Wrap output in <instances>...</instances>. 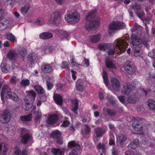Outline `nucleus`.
Listing matches in <instances>:
<instances>
[{
  "mask_svg": "<svg viewBox=\"0 0 155 155\" xmlns=\"http://www.w3.org/2000/svg\"><path fill=\"white\" fill-rule=\"evenodd\" d=\"M123 87L122 93L126 95H129L132 91V85L130 83H124Z\"/></svg>",
  "mask_w": 155,
  "mask_h": 155,
  "instance_id": "nucleus-11",
  "label": "nucleus"
},
{
  "mask_svg": "<svg viewBox=\"0 0 155 155\" xmlns=\"http://www.w3.org/2000/svg\"><path fill=\"white\" fill-rule=\"evenodd\" d=\"M41 69L44 73L51 72L52 70L51 66L48 64H44L42 66Z\"/></svg>",
  "mask_w": 155,
  "mask_h": 155,
  "instance_id": "nucleus-29",
  "label": "nucleus"
},
{
  "mask_svg": "<svg viewBox=\"0 0 155 155\" xmlns=\"http://www.w3.org/2000/svg\"><path fill=\"white\" fill-rule=\"evenodd\" d=\"M32 118V115L31 114L27 115L21 116L20 117V120L23 122H28L30 121Z\"/></svg>",
  "mask_w": 155,
  "mask_h": 155,
  "instance_id": "nucleus-32",
  "label": "nucleus"
},
{
  "mask_svg": "<svg viewBox=\"0 0 155 155\" xmlns=\"http://www.w3.org/2000/svg\"><path fill=\"white\" fill-rule=\"evenodd\" d=\"M70 124L68 120H64V121L63 124H61V126L64 127L68 126Z\"/></svg>",
  "mask_w": 155,
  "mask_h": 155,
  "instance_id": "nucleus-59",
  "label": "nucleus"
},
{
  "mask_svg": "<svg viewBox=\"0 0 155 155\" xmlns=\"http://www.w3.org/2000/svg\"><path fill=\"white\" fill-rule=\"evenodd\" d=\"M155 52V51L154 50H153L152 51L148 53L149 56L152 58H154Z\"/></svg>",
  "mask_w": 155,
  "mask_h": 155,
  "instance_id": "nucleus-60",
  "label": "nucleus"
},
{
  "mask_svg": "<svg viewBox=\"0 0 155 155\" xmlns=\"http://www.w3.org/2000/svg\"><path fill=\"white\" fill-rule=\"evenodd\" d=\"M5 97L12 99L15 102L19 101V99L17 95L12 91H10L8 94L5 96Z\"/></svg>",
  "mask_w": 155,
  "mask_h": 155,
  "instance_id": "nucleus-21",
  "label": "nucleus"
},
{
  "mask_svg": "<svg viewBox=\"0 0 155 155\" xmlns=\"http://www.w3.org/2000/svg\"><path fill=\"white\" fill-rule=\"evenodd\" d=\"M138 144V140L137 139H136L130 142L127 146V147L129 150L135 149L137 147Z\"/></svg>",
  "mask_w": 155,
  "mask_h": 155,
  "instance_id": "nucleus-27",
  "label": "nucleus"
},
{
  "mask_svg": "<svg viewBox=\"0 0 155 155\" xmlns=\"http://www.w3.org/2000/svg\"><path fill=\"white\" fill-rule=\"evenodd\" d=\"M134 50V56L136 57L138 56L140 54L141 48L139 46H136Z\"/></svg>",
  "mask_w": 155,
  "mask_h": 155,
  "instance_id": "nucleus-42",
  "label": "nucleus"
},
{
  "mask_svg": "<svg viewBox=\"0 0 155 155\" xmlns=\"http://www.w3.org/2000/svg\"><path fill=\"white\" fill-rule=\"evenodd\" d=\"M3 146H4V149L3 150V152H5L7 151V147H5V145L4 144L2 143H0V151H2V148Z\"/></svg>",
  "mask_w": 155,
  "mask_h": 155,
  "instance_id": "nucleus-58",
  "label": "nucleus"
},
{
  "mask_svg": "<svg viewBox=\"0 0 155 155\" xmlns=\"http://www.w3.org/2000/svg\"><path fill=\"white\" fill-rule=\"evenodd\" d=\"M136 14L137 16L141 19H142L145 15L144 11L142 9L140 11L136 12Z\"/></svg>",
  "mask_w": 155,
  "mask_h": 155,
  "instance_id": "nucleus-47",
  "label": "nucleus"
},
{
  "mask_svg": "<svg viewBox=\"0 0 155 155\" xmlns=\"http://www.w3.org/2000/svg\"><path fill=\"white\" fill-rule=\"evenodd\" d=\"M30 7V6L29 4L28 3H26L23 7L21 8V13L23 15H25L27 13Z\"/></svg>",
  "mask_w": 155,
  "mask_h": 155,
  "instance_id": "nucleus-34",
  "label": "nucleus"
},
{
  "mask_svg": "<svg viewBox=\"0 0 155 155\" xmlns=\"http://www.w3.org/2000/svg\"><path fill=\"white\" fill-rule=\"evenodd\" d=\"M16 0H4L5 4L7 5H11L13 4Z\"/></svg>",
  "mask_w": 155,
  "mask_h": 155,
  "instance_id": "nucleus-51",
  "label": "nucleus"
},
{
  "mask_svg": "<svg viewBox=\"0 0 155 155\" xmlns=\"http://www.w3.org/2000/svg\"><path fill=\"white\" fill-rule=\"evenodd\" d=\"M51 151L55 155H64V149L63 148H52Z\"/></svg>",
  "mask_w": 155,
  "mask_h": 155,
  "instance_id": "nucleus-19",
  "label": "nucleus"
},
{
  "mask_svg": "<svg viewBox=\"0 0 155 155\" xmlns=\"http://www.w3.org/2000/svg\"><path fill=\"white\" fill-rule=\"evenodd\" d=\"M7 38L8 39L11 41H16L15 37L12 33H9L7 35Z\"/></svg>",
  "mask_w": 155,
  "mask_h": 155,
  "instance_id": "nucleus-46",
  "label": "nucleus"
},
{
  "mask_svg": "<svg viewBox=\"0 0 155 155\" xmlns=\"http://www.w3.org/2000/svg\"><path fill=\"white\" fill-rule=\"evenodd\" d=\"M14 153L17 155H21V151L19 149H16L14 151Z\"/></svg>",
  "mask_w": 155,
  "mask_h": 155,
  "instance_id": "nucleus-62",
  "label": "nucleus"
},
{
  "mask_svg": "<svg viewBox=\"0 0 155 155\" xmlns=\"http://www.w3.org/2000/svg\"><path fill=\"white\" fill-rule=\"evenodd\" d=\"M0 16V29L2 30L10 27L11 26V21L7 20H1Z\"/></svg>",
  "mask_w": 155,
  "mask_h": 155,
  "instance_id": "nucleus-15",
  "label": "nucleus"
},
{
  "mask_svg": "<svg viewBox=\"0 0 155 155\" xmlns=\"http://www.w3.org/2000/svg\"><path fill=\"white\" fill-rule=\"evenodd\" d=\"M106 65L107 67L110 69L115 68L116 66L112 63L111 60L109 59H107L106 61Z\"/></svg>",
  "mask_w": 155,
  "mask_h": 155,
  "instance_id": "nucleus-36",
  "label": "nucleus"
},
{
  "mask_svg": "<svg viewBox=\"0 0 155 155\" xmlns=\"http://www.w3.org/2000/svg\"><path fill=\"white\" fill-rule=\"evenodd\" d=\"M76 87L77 91H81L83 90V86L82 84L79 82V81L77 82L76 84Z\"/></svg>",
  "mask_w": 155,
  "mask_h": 155,
  "instance_id": "nucleus-49",
  "label": "nucleus"
},
{
  "mask_svg": "<svg viewBox=\"0 0 155 155\" xmlns=\"http://www.w3.org/2000/svg\"><path fill=\"white\" fill-rule=\"evenodd\" d=\"M103 110L104 111H106L107 114L110 117L115 116L117 114L116 111L113 109L104 108L103 109Z\"/></svg>",
  "mask_w": 155,
  "mask_h": 155,
  "instance_id": "nucleus-33",
  "label": "nucleus"
},
{
  "mask_svg": "<svg viewBox=\"0 0 155 155\" xmlns=\"http://www.w3.org/2000/svg\"><path fill=\"white\" fill-rule=\"evenodd\" d=\"M125 69L129 74H132L135 71V68L133 63L129 61H126L125 63Z\"/></svg>",
  "mask_w": 155,
  "mask_h": 155,
  "instance_id": "nucleus-7",
  "label": "nucleus"
},
{
  "mask_svg": "<svg viewBox=\"0 0 155 155\" xmlns=\"http://www.w3.org/2000/svg\"><path fill=\"white\" fill-rule=\"evenodd\" d=\"M54 32L62 39L67 38L68 35V33L66 31L62 30L57 29L54 30Z\"/></svg>",
  "mask_w": 155,
  "mask_h": 155,
  "instance_id": "nucleus-17",
  "label": "nucleus"
},
{
  "mask_svg": "<svg viewBox=\"0 0 155 155\" xmlns=\"http://www.w3.org/2000/svg\"><path fill=\"white\" fill-rule=\"evenodd\" d=\"M150 42L149 41H144L143 42V44L145 46H146L147 48H148V47L150 46L149 44Z\"/></svg>",
  "mask_w": 155,
  "mask_h": 155,
  "instance_id": "nucleus-64",
  "label": "nucleus"
},
{
  "mask_svg": "<svg viewBox=\"0 0 155 155\" xmlns=\"http://www.w3.org/2000/svg\"><path fill=\"white\" fill-rule=\"evenodd\" d=\"M15 128L14 126H10L8 127V129L7 130V133L10 135H13L15 134Z\"/></svg>",
  "mask_w": 155,
  "mask_h": 155,
  "instance_id": "nucleus-40",
  "label": "nucleus"
},
{
  "mask_svg": "<svg viewBox=\"0 0 155 155\" xmlns=\"http://www.w3.org/2000/svg\"><path fill=\"white\" fill-rule=\"evenodd\" d=\"M17 51L20 55L24 57L27 54L26 49L22 47L19 46L17 47Z\"/></svg>",
  "mask_w": 155,
  "mask_h": 155,
  "instance_id": "nucleus-25",
  "label": "nucleus"
},
{
  "mask_svg": "<svg viewBox=\"0 0 155 155\" xmlns=\"http://www.w3.org/2000/svg\"><path fill=\"white\" fill-rule=\"evenodd\" d=\"M132 119H134V122L132 124V126L134 130L137 131H141L142 129V127L141 124H140L141 122L139 120V119L138 118H137V119L135 120L133 117H132Z\"/></svg>",
  "mask_w": 155,
  "mask_h": 155,
  "instance_id": "nucleus-13",
  "label": "nucleus"
},
{
  "mask_svg": "<svg viewBox=\"0 0 155 155\" xmlns=\"http://www.w3.org/2000/svg\"><path fill=\"white\" fill-rule=\"evenodd\" d=\"M61 134L58 130H56L52 132L51 136V138L55 139H58L61 137Z\"/></svg>",
  "mask_w": 155,
  "mask_h": 155,
  "instance_id": "nucleus-35",
  "label": "nucleus"
},
{
  "mask_svg": "<svg viewBox=\"0 0 155 155\" xmlns=\"http://www.w3.org/2000/svg\"><path fill=\"white\" fill-rule=\"evenodd\" d=\"M124 97L123 96H120L118 97V98L120 101L123 104H126V102L124 100Z\"/></svg>",
  "mask_w": 155,
  "mask_h": 155,
  "instance_id": "nucleus-57",
  "label": "nucleus"
},
{
  "mask_svg": "<svg viewBox=\"0 0 155 155\" xmlns=\"http://www.w3.org/2000/svg\"><path fill=\"white\" fill-rule=\"evenodd\" d=\"M127 139V136L124 134H120L118 136L117 140L120 146H123L125 143Z\"/></svg>",
  "mask_w": 155,
  "mask_h": 155,
  "instance_id": "nucleus-18",
  "label": "nucleus"
},
{
  "mask_svg": "<svg viewBox=\"0 0 155 155\" xmlns=\"http://www.w3.org/2000/svg\"><path fill=\"white\" fill-rule=\"evenodd\" d=\"M61 14L59 12H54L51 15L50 21L52 24L58 25L61 20Z\"/></svg>",
  "mask_w": 155,
  "mask_h": 155,
  "instance_id": "nucleus-6",
  "label": "nucleus"
},
{
  "mask_svg": "<svg viewBox=\"0 0 155 155\" xmlns=\"http://www.w3.org/2000/svg\"><path fill=\"white\" fill-rule=\"evenodd\" d=\"M29 81L28 80H22L21 82V86L23 87H25L27 85H29Z\"/></svg>",
  "mask_w": 155,
  "mask_h": 155,
  "instance_id": "nucleus-50",
  "label": "nucleus"
},
{
  "mask_svg": "<svg viewBox=\"0 0 155 155\" xmlns=\"http://www.w3.org/2000/svg\"><path fill=\"white\" fill-rule=\"evenodd\" d=\"M132 8L134 10L135 12L142 10V7L139 4L137 3H134L132 5Z\"/></svg>",
  "mask_w": 155,
  "mask_h": 155,
  "instance_id": "nucleus-39",
  "label": "nucleus"
},
{
  "mask_svg": "<svg viewBox=\"0 0 155 155\" xmlns=\"http://www.w3.org/2000/svg\"><path fill=\"white\" fill-rule=\"evenodd\" d=\"M16 76H13L11 77L10 80L12 83L13 84H16Z\"/></svg>",
  "mask_w": 155,
  "mask_h": 155,
  "instance_id": "nucleus-56",
  "label": "nucleus"
},
{
  "mask_svg": "<svg viewBox=\"0 0 155 155\" xmlns=\"http://www.w3.org/2000/svg\"><path fill=\"white\" fill-rule=\"evenodd\" d=\"M61 67L62 68L65 69L66 70L69 71V65L67 62H63Z\"/></svg>",
  "mask_w": 155,
  "mask_h": 155,
  "instance_id": "nucleus-52",
  "label": "nucleus"
},
{
  "mask_svg": "<svg viewBox=\"0 0 155 155\" xmlns=\"http://www.w3.org/2000/svg\"><path fill=\"white\" fill-rule=\"evenodd\" d=\"M7 65V64L5 63H2L1 64V67L2 70L4 72L7 73L8 71Z\"/></svg>",
  "mask_w": 155,
  "mask_h": 155,
  "instance_id": "nucleus-44",
  "label": "nucleus"
},
{
  "mask_svg": "<svg viewBox=\"0 0 155 155\" xmlns=\"http://www.w3.org/2000/svg\"><path fill=\"white\" fill-rule=\"evenodd\" d=\"M35 88L38 94H42L44 93L43 89L40 86L36 85L35 86Z\"/></svg>",
  "mask_w": 155,
  "mask_h": 155,
  "instance_id": "nucleus-43",
  "label": "nucleus"
},
{
  "mask_svg": "<svg viewBox=\"0 0 155 155\" xmlns=\"http://www.w3.org/2000/svg\"><path fill=\"white\" fill-rule=\"evenodd\" d=\"M58 116L57 114H51L48 117L47 123L49 125H52L58 121Z\"/></svg>",
  "mask_w": 155,
  "mask_h": 155,
  "instance_id": "nucleus-14",
  "label": "nucleus"
},
{
  "mask_svg": "<svg viewBox=\"0 0 155 155\" xmlns=\"http://www.w3.org/2000/svg\"><path fill=\"white\" fill-rule=\"evenodd\" d=\"M11 118V115L9 110H6L2 115H0V121L2 123H6L10 120Z\"/></svg>",
  "mask_w": 155,
  "mask_h": 155,
  "instance_id": "nucleus-8",
  "label": "nucleus"
},
{
  "mask_svg": "<svg viewBox=\"0 0 155 155\" xmlns=\"http://www.w3.org/2000/svg\"><path fill=\"white\" fill-rule=\"evenodd\" d=\"M33 113L36 115L35 118L37 120L39 119L41 117L42 114L40 110H38L37 111H34Z\"/></svg>",
  "mask_w": 155,
  "mask_h": 155,
  "instance_id": "nucleus-48",
  "label": "nucleus"
},
{
  "mask_svg": "<svg viewBox=\"0 0 155 155\" xmlns=\"http://www.w3.org/2000/svg\"><path fill=\"white\" fill-rule=\"evenodd\" d=\"M111 83L113 89L116 91H119L120 85L119 80L115 77H113L111 78Z\"/></svg>",
  "mask_w": 155,
  "mask_h": 155,
  "instance_id": "nucleus-10",
  "label": "nucleus"
},
{
  "mask_svg": "<svg viewBox=\"0 0 155 155\" xmlns=\"http://www.w3.org/2000/svg\"><path fill=\"white\" fill-rule=\"evenodd\" d=\"M137 99V95L134 94H131L128 97L127 101L129 103H136Z\"/></svg>",
  "mask_w": 155,
  "mask_h": 155,
  "instance_id": "nucleus-26",
  "label": "nucleus"
},
{
  "mask_svg": "<svg viewBox=\"0 0 155 155\" xmlns=\"http://www.w3.org/2000/svg\"><path fill=\"white\" fill-rule=\"evenodd\" d=\"M103 78L104 80V83L106 86L107 87L108 85V82L107 79V74L106 72L103 71Z\"/></svg>",
  "mask_w": 155,
  "mask_h": 155,
  "instance_id": "nucleus-45",
  "label": "nucleus"
},
{
  "mask_svg": "<svg viewBox=\"0 0 155 155\" xmlns=\"http://www.w3.org/2000/svg\"><path fill=\"white\" fill-rule=\"evenodd\" d=\"M101 35L100 34L91 35L90 37L91 41L93 43H97L100 40Z\"/></svg>",
  "mask_w": 155,
  "mask_h": 155,
  "instance_id": "nucleus-31",
  "label": "nucleus"
},
{
  "mask_svg": "<svg viewBox=\"0 0 155 155\" xmlns=\"http://www.w3.org/2000/svg\"><path fill=\"white\" fill-rule=\"evenodd\" d=\"M132 43L133 46H139L143 42L142 40L135 34H133L131 36Z\"/></svg>",
  "mask_w": 155,
  "mask_h": 155,
  "instance_id": "nucleus-12",
  "label": "nucleus"
},
{
  "mask_svg": "<svg viewBox=\"0 0 155 155\" xmlns=\"http://www.w3.org/2000/svg\"><path fill=\"white\" fill-rule=\"evenodd\" d=\"M125 155H135L132 151L127 150L125 152Z\"/></svg>",
  "mask_w": 155,
  "mask_h": 155,
  "instance_id": "nucleus-61",
  "label": "nucleus"
},
{
  "mask_svg": "<svg viewBox=\"0 0 155 155\" xmlns=\"http://www.w3.org/2000/svg\"><path fill=\"white\" fill-rule=\"evenodd\" d=\"M112 45L110 43H103L102 45H99L98 46V48L101 50L104 51L110 49Z\"/></svg>",
  "mask_w": 155,
  "mask_h": 155,
  "instance_id": "nucleus-28",
  "label": "nucleus"
},
{
  "mask_svg": "<svg viewBox=\"0 0 155 155\" xmlns=\"http://www.w3.org/2000/svg\"><path fill=\"white\" fill-rule=\"evenodd\" d=\"M7 56L9 59L11 60H14L18 57V55L15 50H12L9 51Z\"/></svg>",
  "mask_w": 155,
  "mask_h": 155,
  "instance_id": "nucleus-22",
  "label": "nucleus"
},
{
  "mask_svg": "<svg viewBox=\"0 0 155 155\" xmlns=\"http://www.w3.org/2000/svg\"><path fill=\"white\" fill-rule=\"evenodd\" d=\"M127 43L122 39H118L116 40L113 45L114 49H109L108 54L110 55L114 54L115 52L117 53H123L127 48Z\"/></svg>",
  "mask_w": 155,
  "mask_h": 155,
  "instance_id": "nucleus-2",
  "label": "nucleus"
},
{
  "mask_svg": "<svg viewBox=\"0 0 155 155\" xmlns=\"http://www.w3.org/2000/svg\"><path fill=\"white\" fill-rule=\"evenodd\" d=\"M68 147L69 149H72L69 155H78L77 151L80 149V145L78 143L71 141L68 143Z\"/></svg>",
  "mask_w": 155,
  "mask_h": 155,
  "instance_id": "nucleus-5",
  "label": "nucleus"
},
{
  "mask_svg": "<svg viewBox=\"0 0 155 155\" xmlns=\"http://www.w3.org/2000/svg\"><path fill=\"white\" fill-rule=\"evenodd\" d=\"M105 130L101 128L97 127L95 128L94 133L96 134V138H97L101 137L105 133Z\"/></svg>",
  "mask_w": 155,
  "mask_h": 155,
  "instance_id": "nucleus-20",
  "label": "nucleus"
},
{
  "mask_svg": "<svg viewBox=\"0 0 155 155\" xmlns=\"http://www.w3.org/2000/svg\"><path fill=\"white\" fill-rule=\"evenodd\" d=\"M45 22L43 18H39L36 20V21L33 23L38 25H43Z\"/></svg>",
  "mask_w": 155,
  "mask_h": 155,
  "instance_id": "nucleus-41",
  "label": "nucleus"
},
{
  "mask_svg": "<svg viewBox=\"0 0 155 155\" xmlns=\"http://www.w3.org/2000/svg\"><path fill=\"white\" fill-rule=\"evenodd\" d=\"M97 11H91L86 15L85 19L87 21L85 27V28L88 31H91L99 26L100 18L98 16H96Z\"/></svg>",
  "mask_w": 155,
  "mask_h": 155,
  "instance_id": "nucleus-1",
  "label": "nucleus"
},
{
  "mask_svg": "<svg viewBox=\"0 0 155 155\" xmlns=\"http://www.w3.org/2000/svg\"><path fill=\"white\" fill-rule=\"evenodd\" d=\"M36 96L35 93L33 91H31L28 93L25 100L26 110H28L32 106L33 102Z\"/></svg>",
  "mask_w": 155,
  "mask_h": 155,
  "instance_id": "nucleus-4",
  "label": "nucleus"
},
{
  "mask_svg": "<svg viewBox=\"0 0 155 155\" xmlns=\"http://www.w3.org/2000/svg\"><path fill=\"white\" fill-rule=\"evenodd\" d=\"M80 15L75 9H72L68 11L65 16L66 21L69 23L75 24L79 22Z\"/></svg>",
  "mask_w": 155,
  "mask_h": 155,
  "instance_id": "nucleus-3",
  "label": "nucleus"
},
{
  "mask_svg": "<svg viewBox=\"0 0 155 155\" xmlns=\"http://www.w3.org/2000/svg\"><path fill=\"white\" fill-rule=\"evenodd\" d=\"M54 99L56 103L60 105H61L62 104V98L61 96L59 95L56 94L54 96Z\"/></svg>",
  "mask_w": 155,
  "mask_h": 155,
  "instance_id": "nucleus-30",
  "label": "nucleus"
},
{
  "mask_svg": "<svg viewBox=\"0 0 155 155\" xmlns=\"http://www.w3.org/2000/svg\"><path fill=\"white\" fill-rule=\"evenodd\" d=\"M111 24L110 23L109 25V27L108 30V33L110 35H111L114 33V31L116 30L115 29L111 28Z\"/></svg>",
  "mask_w": 155,
  "mask_h": 155,
  "instance_id": "nucleus-55",
  "label": "nucleus"
},
{
  "mask_svg": "<svg viewBox=\"0 0 155 155\" xmlns=\"http://www.w3.org/2000/svg\"><path fill=\"white\" fill-rule=\"evenodd\" d=\"M148 105L150 109L155 110V101L152 100H149L148 101Z\"/></svg>",
  "mask_w": 155,
  "mask_h": 155,
  "instance_id": "nucleus-38",
  "label": "nucleus"
},
{
  "mask_svg": "<svg viewBox=\"0 0 155 155\" xmlns=\"http://www.w3.org/2000/svg\"><path fill=\"white\" fill-rule=\"evenodd\" d=\"M84 125L86 127V128L85 129V133L86 134H88L91 132V128L86 124H84Z\"/></svg>",
  "mask_w": 155,
  "mask_h": 155,
  "instance_id": "nucleus-54",
  "label": "nucleus"
},
{
  "mask_svg": "<svg viewBox=\"0 0 155 155\" xmlns=\"http://www.w3.org/2000/svg\"><path fill=\"white\" fill-rule=\"evenodd\" d=\"M150 90H147L146 91L144 90H143L141 91V92L143 95L146 96L148 93L150 92Z\"/></svg>",
  "mask_w": 155,
  "mask_h": 155,
  "instance_id": "nucleus-63",
  "label": "nucleus"
},
{
  "mask_svg": "<svg viewBox=\"0 0 155 155\" xmlns=\"http://www.w3.org/2000/svg\"><path fill=\"white\" fill-rule=\"evenodd\" d=\"M39 37L41 39L47 40L53 37V35L50 32H44L40 34Z\"/></svg>",
  "mask_w": 155,
  "mask_h": 155,
  "instance_id": "nucleus-24",
  "label": "nucleus"
},
{
  "mask_svg": "<svg viewBox=\"0 0 155 155\" xmlns=\"http://www.w3.org/2000/svg\"><path fill=\"white\" fill-rule=\"evenodd\" d=\"M11 89L10 87L7 85H4L2 88L0 94L2 99H3L4 96L7 95L8 93L11 91Z\"/></svg>",
  "mask_w": 155,
  "mask_h": 155,
  "instance_id": "nucleus-16",
  "label": "nucleus"
},
{
  "mask_svg": "<svg viewBox=\"0 0 155 155\" xmlns=\"http://www.w3.org/2000/svg\"><path fill=\"white\" fill-rule=\"evenodd\" d=\"M111 24V28L115 29L116 30L120 29H123L125 28V24L121 21H116L112 22Z\"/></svg>",
  "mask_w": 155,
  "mask_h": 155,
  "instance_id": "nucleus-9",
  "label": "nucleus"
},
{
  "mask_svg": "<svg viewBox=\"0 0 155 155\" xmlns=\"http://www.w3.org/2000/svg\"><path fill=\"white\" fill-rule=\"evenodd\" d=\"M46 82L48 89V90H51L52 88L53 85L49 81L47 80Z\"/></svg>",
  "mask_w": 155,
  "mask_h": 155,
  "instance_id": "nucleus-53",
  "label": "nucleus"
},
{
  "mask_svg": "<svg viewBox=\"0 0 155 155\" xmlns=\"http://www.w3.org/2000/svg\"><path fill=\"white\" fill-rule=\"evenodd\" d=\"M21 134L22 136L21 141V142L24 144L26 143L31 137V136L28 134H24L23 131H22Z\"/></svg>",
  "mask_w": 155,
  "mask_h": 155,
  "instance_id": "nucleus-23",
  "label": "nucleus"
},
{
  "mask_svg": "<svg viewBox=\"0 0 155 155\" xmlns=\"http://www.w3.org/2000/svg\"><path fill=\"white\" fill-rule=\"evenodd\" d=\"M78 100L76 99L74 100L72 104V106L74 107L72 109V110L75 113L77 112V111L78 108Z\"/></svg>",
  "mask_w": 155,
  "mask_h": 155,
  "instance_id": "nucleus-37",
  "label": "nucleus"
}]
</instances>
